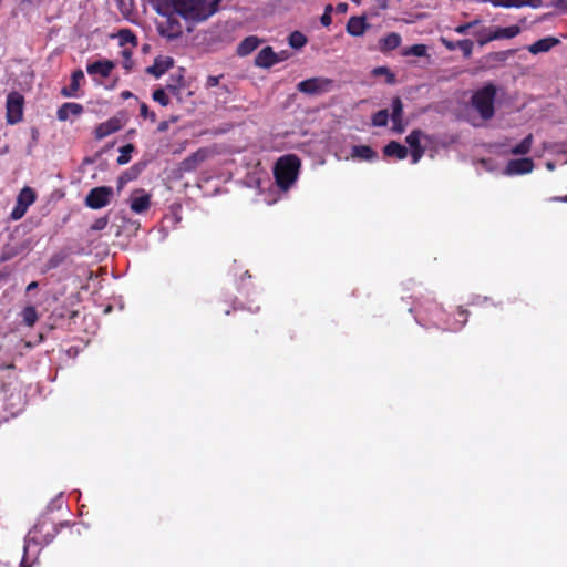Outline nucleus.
<instances>
[{"mask_svg":"<svg viewBox=\"0 0 567 567\" xmlns=\"http://www.w3.org/2000/svg\"><path fill=\"white\" fill-rule=\"evenodd\" d=\"M62 260H63V257H62V256H60V255H55V256H53V257L50 259V261H49L50 267H52V268L58 267V266H59V264H60Z\"/></svg>","mask_w":567,"mask_h":567,"instance_id":"49530a36","label":"nucleus"},{"mask_svg":"<svg viewBox=\"0 0 567 567\" xmlns=\"http://www.w3.org/2000/svg\"><path fill=\"white\" fill-rule=\"evenodd\" d=\"M35 200V194L32 188L24 187L21 189L17 197V203L14 208L11 212V219L19 220L21 219L30 205H32Z\"/></svg>","mask_w":567,"mask_h":567,"instance_id":"423d86ee","label":"nucleus"},{"mask_svg":"<svg viewBox=\"0 0 567 567\" xmlns=\"http://www.w3.org/2000/svg\"><path fill=\"white\" fill-rule=\"evenodd\" d=\"M169 127V122L168 121H163L158 124L157 126V131L158 132H166Z\"/></svg>","mask_w":567,"mask_h":567,"instance_id":"09e8293b","label":"nucleus"},{"mask_svg":"<svg viewBox=\"0 0 567 567\" xmlns=\"http://www.w3.org/2000/svg\"><path fill=\"white\" fill-rule=\"evenodd\" d=\"M23 104L24 99L23 96L18 92H10L7 96V122L9 124H17L20 121H22L23 116Z\"/></svg>","mask_w":567,"mask_h":567,"instance_id":"20e7f679","label":"nucleus"},{"mask_svg":"<svg viewBox=\"0 0 567 567\" xmlns=\"http://www.w3.org/2000/svg\"><path fill=\"white\" fill-rule=\"evenodd\" d=\"M427 48L424 44H414L412 47L406 48L403 51V55H414V56H424L426 54Z\"/></svg>","mask_w":567,"mask_h":567,"instance_id":"f704fd0d","label":"nucleus"},{"mask_svg":"<svg viewBox=\"0 0 567 567\" xmlns=\"http://www.w3.org/2000/svg\"><path fill=\"white\" fill-rule=\"evenodd\" d=\"M184 86L183 83V76L179 75L177 80H173L171 83H168L165 87V90L171 93L172 95L176 96L178 100H181L179 93L181 89Z\"/></svg>","mask_w":567,"mask_h":567,"instance_id":"7c9ffc66","label":"nucleus"},{"mask_svg":"<svg viewBox=\"0 0 567 567\" xmlns=\"http://www.w3.org/2000/svg\"><path fill=\"white\" fill-rule=\"evenodd\" d=\"M458 315L464 318V320L462 322V326H463L466 321V311L463 309H460Z\"/></svg>","mask_w":567,"mask_h":567,"instance_id":"603ef678","label":"nucleus"},{"mask_svg":"<svg viewBox=\"0 0 567 567\" xmlns=\"http://www.w3.org/2000/svg\"><path fill=\"white\" fill-rule=\"evenodd\" d=\"M107 223H109V219L107 217H101V218H97L92 225H91V229L92 230H102L104 229L106 226H107Z\"/></svg>","mask_w":567,"mask_h":567,"instance_id":"37998d69","label":"nucleus"},{"mask_svg":"<svg viewBox=\"0 0 567 567\" xmlns=\"http://www.w3.org/2000/svg\"><path fill=\"white\" fill-rule=\"evenodd\" d=\"M321 24L324 25V27H329L332 22L331 20V14H328V12H323V14L321 16Z\"/></svg>","mask_w":567,"mask_h":567,"instance_id":"a18cd8bd","label":"nucleus"},{"mask_svg":"<svg viewBox=\"0 0 567 567\" xmlns=\"http://www.w3.org/2000/svg\"><path fill=\"white\" fill-rule=\"evenodd\" d=\"M423 154H424V148L422 146L411 148L412 164L419 163V161L421 159Z\"/></svg>","mask_w":567,"mask_h":567,"instance_id":"79ce46f5","label":"nucleus"},{"mask_svg":"<svg viewBox=\"0 0 567 567\" xmlns=\"http://www.w3.org/2000/svg\"><path fill=\"white\" fill-rule=\"evenodd\" d=\"M62 527H69V524L68 523L62 524Z\"/></svg>","mask_w":567,"mask_h":567,"instance_id":"bf43d9fd","label":"nucleus"},{"mask_svg":"<svg viewBox=\"0 0 567 567\" xmlns=\"http://www.w3.org/2000/svg\"><path fill=\"white\" fill-rule=\"evenodd\" d=\"M389 121L388 110H380L372 116V125L377 127L386 126Z\"/></svg>","mask_w":567,"mask_h":567,"instance_id":"2f4dec72","label":"nucleus"},{"mask_svg":"<svg viewBox=\"0 0 567 567\" xmlns=\"http://www.w3.org/2000/svg\"><path fill=\"white\" fill-rule=\"evenodd\" d=\"M558 43V40L551 37L540 39L528 47V51L532 54H538L549 51L554 45Z\"/></svg>","mask_w":567,"mask_h":567,"instance_id":"aec40b11","label":"nucleus"},{"mask_svg":"<svg viewBox=\"0 0 567 567\" xmlns=\"http://www.w3.org/2000/svg\"><path fill=\"white\" fill-rule=\"evenodd\" d=\"M494 7L499 8H520L530 7L537 9L542 7V0H489Z\"/></svg>","mask_w":567,"mask_h":567,"instance_id":"4468645a","label":"nucleus"},{"mask_svg":"<svg viewBox=\"0 0 567 567\" xmlns=\"http://www.w3.org/2000/svg\"><path fill=\"white\" fill-rule=\"evenodd\" d=\"M401 44V35L396 32H391L384 38L380 39L379 45L382 52L391 51Z\"/></svg>","mask_w":567,"mask_h":567,"instance_id":"5701e85b","label":"nucleus"},{"mask_svg":"<svg viewBox=\"0 0 567 567\" xmlns=\"http://www.w3.org/2000/svg\"><path fill=\"white\" fill-rule=\"evenodd\" d=\"M556 200H561V202H567V195L564 196V197H558V198H555Z\"/></svg>","mask_w":567,"mask_h":567,"instance_id":"6e6d98bb","label":"nucleus"},{"mask_svg":"<svg viewBox=\"0 0 567 567\" xmlns=\"http://www.w3.org/2000/svg\"><path fill=\"white\" fill-rule=\"evenodd\" d=\"M24 555H34L40 551L39 542L35 537H30V534L27 535L24 539Z\"/></svg>","mask_w":567,"mask_h":567,"instance_id":"c85d7f7f","label":"nucleus"},{"mask_svg":"<svg viewBox=\"0 0 567 567\" xmlns=\"http://www.w3.org/2000/svg\"><path fill=\"white\" fill-rule=\"evenodd\" d=\"M288 58H289V52L286 50L280 51L278 53L276 52V64L287 60Z\"/></svg>","mask_w":567,"mask_h":567,"instance_id":"c03bdc74","label":"nucleus"},{"mask_svg":"<svg viewBox=\"0 0 567 567\" xmlns=\"http://www.w3.org/2000/svg\"><path fill=\"white\" fill-rule=\"evenodd\" d=\"M173 59L169 56H159L155 59L154 64L146 69L148 74L154 75L155 78L162 76L167 70L173 66Z\"/></svg>","mask_w":567,"mask_h":567,"instance_id":"dca6fc26","label":"nucleus"},{"mask_svg":"<svg viewBox=\"0 0 567 567\" xmlns=\"http://www.w3.org/2000/svg\"><path fill=\"white\" fill-rule=\"evenodd\" d=\"M112 194L113 189L111 187H95L86 195L85 204L93 209L105 207L110 203Z\"/></svg>","mask_w":567,"mask_h":567,"instance_id":"0eeeda50","label":"nucleus"},{"mask_svg":"<svg viewBox=\"0 0 567 567\" xmlns=\"http://www.w3.org/2000/svg\"><path fill=\"white\" fill-rule=\"evenodd\" d=\"M534 168V162L528 157L518 159H511L505 169L504 174L508 176L528 174Z\"/></svg>","mask_w":567,"mask_h":567,"instance_id":"1a4fd4ad","label":"nucleus"},{"mask_svg":"<svg viewBox=\"0 0 567 567\" xmlns=\"http://www.w3.org/2000/svg\"><path fill=\"white\" fill-rule=\"evenodd\" d=\"M128 202L132 212L143 214L151 206V196L144 189H135L131 194Z\"/></svg>","mask_w":567,"mask_h":567,"instance_id":"6e6552de","label":"nucleus"},{"mask_svg":"<svg viewBox=\"0 0 567 567\" xmlns=\"http://www.w3.org/2000/svg\"><path fill=\"white\" fill-rule=\"evenodd\" d=\"M140 114L145 118L148 117L152 122L156 121V114L154 112H150L148 106L145 103L141 104Z\"/></svg>","mask_w":567,"mask_h":567,"instance_id":"a19ab883","label":"nucleus"},{"mask_svg":"<svg viewBox=\"0 0 567 567\" xmlns=\"http://www.w3.org/2000/svg\"><path fill=\"white\" fill-rule=\"evenodd\" d=\"M383 152L385 156H394L398 159H404L408 156V148L395 141L386 144Z\"/></svg>","mask_w":567,"mask_h":567,"instance_id":"b1692460","label":"nucleus"},{"mask_svg":"<svg viewBox=\"0 0 567 567\" xmlns=\"http://www.w3.org/2000/svg\"><path fill=\"white\" fill-rule=\"evenodd\" d=\"M121 96H122L123 99H130V97H132V96H133V94H132L130 91H123V92H122V94H121Z\"/></svg>","mask_w":567,"mask_h":567,"instance_id":"3c124183","label":"nucleus"},{"mask_svg":"<svg viewBox=\"0 0 567 567\" xmlns=\"http://www.w3.org/2000/svg\"><path fill=\"white\" fill-rule=\"evenodd\" d=\"M38 287V282L37 281H32L28 285L27 287V291H31L33 289H35Z\"/></svg>","mask_w":567,"mask_h":567,"instance_id":"8fccbe9b","label":"nucleus"},{"mask_svg":"<svg viewBox=\"0 0 567 567\" xmlns=\"http://www.w3.org/2000/svg\"><path fill=\"white\" fill-rule=\"evenodd\" d=\"M307 43V38L299 31H295L289 35V44L293 49H300Z\"/></svg>","mask_w":567,"mask_h":567,"instance_id":"473e14b6","label":"nucleus"},{"mask_svg":"<svg viewBox=\"0 0 567 567\" xmlns=\"http://www.w3.org/2000/svg\"><path fill=\"white\" fill-rule=\"evenodd\" d=\"M300 168V159L296 155H285L280 157L274 169L278 186L287 190L297 179Z\"/></svg>","mask_w":567,"mask_h":567,"instance_id":"f03ea898","label":"nucleus"},{"mask_svg":"<svg viewBox=\"0 0 567 567\" xmlns=\"http://www.w3.org/2000/svg\"><path fill=\"white\" fill-rule=\"evenodd\" d=\"M207 157V152L205 150H199L185 158L182 163V166L185 171H192L197 167V165L204 162Z\"/></svg>","mask_w":567,"mask_h":567,"instance_id":"393cba45","label":"nucleus"},{"mask_svg":"<svg viewBox=\"0 0 567 567\" xmlns=\"http://www.w3.org/2000/svg\"><path fill=\"white\" fill-rule=\"evenodd\" d=\"M391 105H392L391 120L393 123L392 130L395 133L401 134L405 130V124L402 121L403 103H402L401 99L396 96L392 100Z\"/></svg>","mask_w":567,"mask_h":567,"instance_id":"9d476101","label":"nucleus"},{"mask_svg":"<svg viewBox=\"0 0 567 567\" xmlns=\"http://www.w3.org/2000/svg\"><path fill=\"white\" fill-rule=\"evenodd\" d=\"M83 113V106L79 103L66 102L62 104L56 112V117L59 121H68L71 116H79Z\"/></svg>","mask_w":567,"mask_h":567,"instance_id":"2eb2a0df","label":"nucleus"},{"mask_svg":"<svg viewBox=\"0 0 567 567\" xmlns=\"http://www.w3.org/2000/svg\"><path fill=\"white\" fill-rule=\"evenodd\" d=\"M212 83L216 84L217 83V79H212Z\"/></svg>","mask_w":567,"mask_h":567,"instance_id":"13d9d810","label":"nucleus"},{"mask_svg":"<svg viewBox=\"0 0 567 567\" xmlns=\"http://www.w3.org/2000/svg\"><path fill=\"white\" fill-rule=\"evenodd\" d=\"M23 321L29 326H33L38 320V313L34 307H25L22 311Z\"/></svg>","mask_w":567,"mask_h":567,"instance_id":"72a5a7b5","label":"nucleus"},{"mask_svg":"<svg viewBox=\"0 0 567 567\" xmlns=\"http://www.w3.org/2000/svg\"><path fill=\"white\" fill-rule=\"evenodd\" d=\"M496 93L497 87L493 83H487L472 95L471 104L483 121L491 120L495 114L494 102Z\"/></svg>","mask_w":567,"mask_h":567,"instance_id":"7ed1b4c3","label":"nucleus"},{"mask_svg":"<svg viewBox=\"0 0 567 567\" xmlns=\"http://www.w3.org/2000/svg\"><path fill=\"white\" fill-rule=\"evenodd\" d=\"M260 44L259 38L255 35L247 37L244 39L237 48V53L240 56H245L250 54L252 51H255Z\"/></svg>","mask_w":567,"mask_h":567,"instance_id":"412c9836","label":"nucleus"},{"mask_svg":"<svg viewBox=\"0 0 567 567\" xmlns=\"http://www.w3.org/2000/svg\"><path fill=\"white\" fill-rule=\"evenodd\" d=\"M121 43H132V44H136V37L134 35V33L128 30V29H122L118 31V34H117Z\"/></svg>","mask_w":567,"mask_h":567,"instance_id":"4c0bfd02","label":"nucleus"},{"mask_svg":"<svg viewBox=\"0 0 567 567\" xmlns=\"http://www.w3.org/2000/svg\"><path fill=\"white\" fill-rule=\"evenodd\" d=\"M134 151V146L132 144H126L122 147H120V156L117 157L116 162L118 165H125L131 159V154Z\"/></svg>","mask_w":567,"mask_h":567,"instance_id":"c756f323","label":"nucleus"},{"mask_svg":"<svg viewBox=\"0 0 567 567\" xmlns=\"http://www.w3.org/2000/svg\"><path fill=\"white\" fill-rule=\"evenodd\" d=\"M220 0H157L155 9L164 20L158 23V31L168 39L181 35L183 27L177 17L189 22H202L217 12Z\"/></svg>","mask_w":567,"mask_h":567,"instance_id":"f257e3e1","label":"nucleus"},{"mask_svg":"<svg viewBox=\"0 0 567 567\" xmlns=\"http://www.w3.org/2000/svg\"><path fill=\"white\" fill-rule=\"evenodd\" d=\"M153 100L159 103L162 106H167L169 103V99L167 96L165 89H157L153 92Z\"/></svg>","mask_w":567,"mask_h":567,"instance_id":"e433bc0d","label":"nucleus"},{"mask_svg":"<svg viewBox=\"0 0 567 567\" xmlns=\"http://www.w3.org/2000/svg\"><path fill=\"white\" fill-rule=\"evenodd\" d=\"M441 42L449 51H454L457 49L461 50L465 58L471 56L473 52L474 43L468 39L451 41L445 38H441Z\"/></svg>","mask_w":567,"mask_h":567,"instance_id":"f8f14e48","label":"nucleus"},{"mask_svg":"<svg viewBox=\"0 0 567 567\" xmlns=\"http://www.w3.org/2000/svg\"><path fill=\"white\" fill-rule=\"evenodd\" d=\"M423 136L422 131L414 130L412 131L405 138V142L409 144L411 148H415L417 146H421V137Z\"/></svg>","mask_w":567,"mask_h":567,"instance_id":"c9c22d12","label":"nucleus"},{"mask_svg":"<svg viewBox=\"0 0 567 567\" xmlns=\"http://www.w3.org/2000/svg\"><path fill=\"white\" fill-rule=\"evenodd\" d=\"M332 81L326 78H311L298 83L299 92L308 95H319L330 90Z\"/></svg>","mask_w":567,"mask_h":567,"instance_id":"39448f33","label":"nucleus"},{"mask_svg":"<svg viewBox=\"0 0 567 567\" xmlns=\"http://www.w3.org/2000/svg\"><path fill=\"white\" fill-rule=\"evenodd\" d=\"M332 10H333V7L331 4H328L324 9V12H328V14H331Z\"/></svg>","mask_w":567,"mask_h":567,"instance_id":"864d4df0","label":"nucleus"},{"mask_svg":"<svg viewBox=\"0 0 567 567\" xmlns=\"http://www.w3.org/2000/svg\"><path fill=\"white\" fill-rule=\"evenodd\" d=\"M370 25L364 17H351L347 23V32L353 37L362 35Z\"/></svg>","mask_w":567,"mask_h":567,"instance_id":"a211bd4d","label":"nucleus"},{"mask_svg":"<svg viewBox=\"0 0 567 567\" xmlns=\"http://www.w3.org/2000/svg\"><path fill=\"white\" fill-rule=\"evenodd\" d=\"M533 145V135L528 134L519 144L512 147L509 153L513 155H526L530 152Z\"/></svg>","mask_w":567,"mask_h":567,"instance_id":"bb28decb","label":"nucleus"},{"mask_svg":"<svg viewBox=\"0 0 567 567\" xmlns=\"http://www.w3.org/2000/svg\"><path fill=\"white\" fill-rule=\"evenodd\" d=\"M336 11H337L338 13H341V14L346 13V12L348 11V4H347V3H344V2H340V3H338V4L336 6Z\"/></svg>","mask_w":567,"mask_h":567,"instance_id":"de8ad7c7","label":"nucleus"},{"mask_svg":"<svg viewBox=\"0 0 567 567\" xmlns=\"http://www.w3.org/2000/svg\"><path fill=\"white\" fill-rule=\"evenodd\" d=\"M37 135H38V131H37V130H33V131H32V137H33V140H37Z\"/></svg>","mask_w":567,"mask_h":567,"instance_id":"4d7b16f0","label":"nucleus"},{"mask_svg":"<svg viewBox=\"0 0 567 567\" xmlns=\"http://www.w3.org/2000/svg\"><path fill=\"white\" fill-rule=\"evenodd\" d=\"M373 74L374 75H385L386 76V82L389 84H393L394 81H395V75L392 72H390V70L388 68H385V66L375 68L373 70Z\"/></svg>","mask_w":567,"mask_h":567,"instance_id":"58836bf2","label":"nucleus"},{"mask_svg":"<svg viewBox=\"0 0 567 567\" xmlns=\"http://www.w3.org/2000/svg\"><path fill=\"white\" fill-rule=\"evenodd\" d=\"M493 31L496 40L513 39L520 33V28L518 25H511L506 28H496Z\"/></svg>","mask_w":567,"mask_h":567,"instance_id":"a878e982","label":"nucleus"},{"mask_svg":"<svg viewBox=\"0 0 567 567\" xmlns=\"http://www.w3.org/2000/svg\"><path fill=\"white\" fill-rule=\"evenodd\" d=\"M351 157L361 161H373L377 158V153L368 145H354L351 148Z\"/></svg>","mask_w":567,"mask_h":567,"instance_id":"4be33fe9","label":"nucleus"},{"mask_svg":"<svg viewBox=\"0 0 567 567\" xmlns=\"http://www.w3.org/2000/svg\"><path fill=\"white\" fill-rule=\"evenodd\" d=\"M121 127H122L121 120L117 117H112V118L101 123L95 128V136H96V138L102 140V138L120 131Z\"/></svg>","mask_w":567,"mask_h":567,"instance_id":"ddd939ff","label":"nucleus"},{"mask_svg":"<svg viewBox=\"0 0 567 567\" xmlns=\"http://www.w3.org/2000/svg\"><path fill=\"white\" fill-rule=\"evenodd\" d=\"M255 64L259 68L268 69L276 64V52L271 47H266L258 52L255 58Z\"/></svg>","mask_w":567,"mask_h":567,"instance_id":"f3484780","label":"nucleus"},{"mask_svg":"<svg viewBox=\"0 0 567 567\" xmlns=\"http://www.w3.org/2000/svg\"><path fill=\"white\" fill-rule=\"evenodd\" d=\"M84 79V73L82 70H76L72 73L71 84L61 90V94L64 97H75L78 90L80 87L81 81Z\"/></svg>","mask_w":567,"mask_h":567,"instance_id":"6ab92c4d","label":"nucleus"},{"mask_svg":"<svg viewBox=\"0 0 567 567\" xmlns=\"http://www.w3.org/2000/svg\"><path fill=\"white\" fill-rule=\"evenodd\" d=\"M478 24V20L461 24L454 29V31L458 34H466L468 33L470 29H472L474 25Z\"/></svg>","mask_w":567,"mask_h":567,"instance_id":"ea45409f","label":"nucleus"},{"mask_svg":"<svg viewBox=\"0 0 567 567\" xmlns=\"http://www.w3.org/2000/svg\"><path fill=\"white\" fill-rule=\"evenodd\" d=\"M114 69V63L109 60H100L95 61L86 66V71L89 75L93 78H107L112 70Z\"/></svg>","mask_w":567,"mask_h":567,"instance_id":"9b49d317","label":"nucleus"},{"mask_svg":"<svg viewBox=\"0 0 567 567\" xmlns=\"http://www.w3.org/2000/svg\"><path fill=\"white\" fill-rule=\"evenodd\" d=\"M477 38V43L483 47L491 41L496 40L494 31L487 28H483L473 33Z\"/></svg>","mask_w":567,"mask_h":567,"instance_id":"cd10ccee","label":"nucleus"},{"mask_svg":"<svg viewBox=\"0 0 567 567\" xmlns=\"http://www.w3.org/2000/svg\"><path fill=\"white\" fill-rule=\"evenodd\" d=\"M546 167H547L549 171H554V168H555V164H554V163H551V162H548V163L546 164Z\"/></svg>","mask_w":567,"mask_h":567,"instance_id":"5fc2aeb1","label":"nucleus"}]
</instances>
